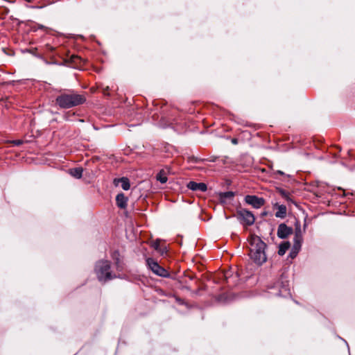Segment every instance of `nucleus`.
<instances>
[{
  "label": "nucleus",
  "mask_w": 355,
  "mask_h": 355,
  "mask_svg": "<svg viewBox=\"0 0 355 355\" xmlns=\"http://www.w3.org/2000/svg\"><path fill=\"white\" fill-rule=\"evenodd\" d=\"M249 255L250 259L258 265L266 262V255L265 252L266 244L257 236H251L249 239Z\"/></svg>",
  "instance_id": "1"
},
{
  "label": "nucleus",
  "mask_w": 355,
  "mask_h": 355,
  "mask_svg": "<svg viewBox=\"0 0 355 355\" xmlns=\"http://www.w3.org/2000/svg\"><path fill=\"white\" fill-rule=\"evenodd\" d=\"M55 101L61 108L68 109L84 103L86 98L83 95L69 93L58 96Z\"/></svg>",
  "instance_id": "2"
},
{
  "label": "nucleus",
  "mask_w": 355,
  "mask_h": 355,
  "mask_svg": "<svg viewBox=\"0 0 355 355\" xmlns=\"http://www.w3.org/2000/svg\"><path fill=\"white\" fill-rule=\"evenodd\" d=\"M96 273L99 281H107L116 276H112L110 272V263L107 260L97 262L95 268Z\"/></svg>",
  "instance_id": "3"
},
{
  "label": "nucleus",
  "mask_w": 355,
  "mask_h": 355,
  "mask_svg": "<svg viewBox=\"0 0 355 355\" xmlns=\"http://www.w3.org/2000/svg\"><path fill=\"white\" fill-rule=\"evenodd\" d=\"M146 263L148 268L156 275L160 277H168V272L163 267L160 266L157 261L152 258L146 259Z\"/></svg>",
  "instance_id": "4"
},
{
  "label": "nucleus",
  "mask_w": 355,
  "mask_h": 355,
  "mask_svg": "<svg viewBox=\"0 0 355 355\" xmlns=\"http://www.w3.org/2000/svg\"><path fill=\"white\" fill-rule=\"evenodd\" d=\"M245 202L255 209L261 207L265 204V200L257 196L248 195L245 197Z\"/></svg>",
  "instance_id": "5"
},
{
  "label": "nucleus",
  "mask_w": 355,
  "mask_h": 355,
  "mask_svg": "<svg viewBox=\"0 0 355 355\" xmlns=\"http://www.w3.org/2000/svg\"><path fill=\"white\" fill-rule=\"evenodd\" d=\"M239 218L247 225H252L255 220L254 214L245 209H242L238 211Z\"/></svg>",
  "instance_id": "6"
},
{
  "label": "nucleus",
  "mask_w": 355,
  "mask_h": 355,
  "mask_svg": "<svg viewBox=\"0 0 355 355\" xmlns=\"http://www.w3.org/2000/svg\"><path fill=\"white\" fill-rule=\"evenodd\" d=\"M187 188L194 191H202L205 192L207 190V186L203 182H196L191 181L187 184Z\"/></svg>",
  "instance_id": "7"
},
{
  "label": "nucleus",
  "mask_w": 355,
  "mask_h": 355,
  "mask_svg": "<svg viewBox=\"0 0 355 355\" xmlns=\"http://www.w3.org/2000/svg\"><path fill=\"white\" fill-rule=\"evenodd\" d=\"M293 232L292 228L288 227L286 225L280 224L277 230V236L281 239H285L290 235Z\"/></svg>",
  "instance_id": "8"
},
{
  "label": "nucleus",
  "mask_w": 355,
  "mask_h": 355,
  "mask_svg": "<svg viewBox=\"0 0 355 355\" xmlns=\"http://www.w3.org/2000/svg\"><path fill=\"white\" fill-rule=\"evenodd\" d=\"M113 183L116 187L121 185L125 191L130 189V181L127 178H115Z\"/></svg>",
  "instance_id": "9"
},
{
  "label": "nucleus",
  "mask_w": 355,
  "mask_h": 355,
  "mask_svg": "<svg viewBox=\"0 0 355 355\" xmlns=\"http://www.w3.org/2000/svg\"><path fill=\"white\" fill-rule=\"evenodd\" d=\"M128 198L123 193H119L116 197V202L119 207L124 209L127 206Z\"/></svg>",
  "instance_id": "10"
},
{
  "label": "nucleus",
  "mask_w": 355,
  "mask_h": 355,
  "mask_svg": "<svg viewBox=\"0 0 355 355\" xmlns=\"http://www.w3.org/2000/svg\"><path fill=\"white\" fill-rule=\"evenodd\" d=\"M278 210L275 213V216L277 217V218H283L286 216V207L285 205H278V207H277Z\"/></svg>",
  "instance_id": "11"
},
{
  "label": "nucleus",
  "mask_w": 355,
  "mask_h": 355,
  "mask_svg": "<svg viewBox=\"0 0 355 355\" xmlns=\"http://www.w3.org/2000/svg\"><path fill=\"white\" fill-rule=\"evenodd\" d=\"M290 248V243L288 242H284L279 245V250L278 254L280 256H283L286 252Z\"/></svg>",
  "instance_id": "12"
},
{
  "label": "nucleus",
  "mask_w": 355,
  "mask_h": 355,
  "mask_svg": "<svg viewBox=\"0 0 355 355\" xmlns=\"http://www.w3.org/2000/svg\"><path fill=\"white\" fill-rule=\"evenodd\" d=\"M70 174L76 178H80L83 175V169L81 168H71Z\"/></svg>",
  "instance_id": "13"
},
{
  "label": "nucleus",
  "mask_w": 355,
  "mask_h": 355,
  "mask_svg": "<svg viewBox=\"0 0 355 355\" xmlns=\"http://www.w3.org/2000/svg\"><path fill=\"white\" fill-rule=\"evenodd\" d=\"M157 180L162 184L167 182L168 179L164 171H159V173L157 175Z\"/></svg>",
  "instance_id": "14"
},
{
  "label": "nucleus",
  "mask_w": 355,
  "mask_h": 355,
  "mask_svg": "<svg viewBox=\"0 0 355 355\" xmlns=\"http://www.w3.org/2000/svg\"><path fill=\"white\" fill-rule=\"evenodd\" d=\"M279 192L283 198H284L286 200H289L290 198L289 193L288 192L282 189H281Z\"/></svg>",
  "instance_id": "15"
},
{
  "label": "nucleus",
  "mask_w": 355,
  "mask_h": 355,
  "mask_svg": "<svg viewBox=\"0 0 355 355\" xmlns=\"http://www.w3.org/2000/svg\"><path fill=\"white\" fill-rule=\"evenodd\" d=\"M10 143L12 144L14 146H20L24 143L23 140L17 139V140H12L10 141Z\"/></svg>",
  "instance_id": "16"
},
{
  "label": "nucleus",
  "mask_w": 355,
  "mask_h": 355,
  "mask_svg": "<svg viewBox=\"0 0 355 355\" xmlns=\"http://www.w3.org/2000/svg\"><path fill=\"white\" fill-rule=\"evenodd\" d=\"M300 249V243L299 242L296 241L293 245V250H295V251L299 252Z\"/></svg>",
  "instance_id": "17"
},
{
  "label": "nucleus",
  "mask_w": 355,
  "mask_h": 355,
  "mask_svg": "<svg viewBox=\"0 0 355 355\" xmlns=\"http://www.w3.org/2000/svg\"><path fill=\"white\" fill-rule=\"evenodd\" d=\"M298 253L297 251H295V250L292 249V251L290 253V257L293 259L296 257L297 254Z\"/></svg>",
  "instance_id": "18"
},
{
  "label": "nucleus",
  "mask_w": 355,
  "mask_h": 355,
  "mask_svg": "<svg viewBox=\"0 0 355 355\" xmlns=\"http://www.w3.org/2000/svg\"><path fill=\"white\" fill-rule=\"evenodd\" d=\"M153 247L155 248V250H159V242L156 241L155 243H154Z\"/></svg>",
  "instance_id": "19"
},
{
  "label": "nucleus",
  "mask_w": 355,
  "mask_h": 355,
  "mask_svg": "<svg viewBox=\"0 0 355 355\" xmlns=\"http://www.w3.org/2000/svg\"><path fill=\"white\" fill-rule=\"evenodd\" d=\"M116 267H117L118 269L121 270V266L119 264V259L117 258H116Z\"/></svg>",
  "instance_id": "20"
},
{
  "label": "nucleus",
  "mask_w": 355,
  "mask_h": 355,
  "mask_svg": "<svg viewBox=\"0 0 355 355\" xmlns=\"http://www.w3.org/2000/svg\"><path fill=\"white\" fill-rule=\"evenodd\" d=\"M225 196L227 197H232L234 196L233 193L232 192H227L225 193Z\"/></svg>",
  "instance_id": "21"
},
{
  "label": "nucleus",
  "mask_w": 355,
  "mask_h": 355,
  "mask_svg": "<svg viewBox=\"0 0 355 355\" xmlns=\"http://www.w3.org/2000/svg\"><path fill=\"white\" fill-rule=\"evenodd\" d=\"M71 59H72V60H73V62H76V59H80V58H79L78 56H77V55H76V56H73H73L71 57Z\"/></svg>",
  "instance_id": "22"
},
{
  "label": "nucleus",
  "mask_w": 355,
  "mask_h": 355,
  "mask_svg": "<svg viewBox=\"0 0 355 355\" xmlns=\"http://www.w3.org/2000/svg\"><path fill=\"white\" fill-rule=\"evenodd\" d=\"M116 255H119L118 252H114V254H113V256H112V257H113L114 259H115V257H116Z\"/></svg>",
  "instance_id": "23"
},
{
  "label": "nucleus",
  "mask_w": 355,
  "mask_h": 355,
  "mask_svg": "<svg viewBox=\"0 0 355 355\" xmlns=\"http://www.w3.org/2000/svg\"><path fill=\"white\" fill-rule=\"evenodd\" d=\"M277 173L280 174V175H284V173L282 171H277Z\"/></svg>",
  "instance_id": "24"
},
{
  "label": "nucleus",
  "mask_w": 355,
  "mask_h": 355,
  "mask_svg": "<svg viewBox=\"0 0 355 355\" xmlns=\"http://www.w3.org/2000/svg\"><path fill=\"white\" fill-rule=\"evenodd\" d=\"M232 142H233L234 144H236V143H237L236 139H233V140H232Z\"/></svg>",
  "instance_id": "25"
},
{
  "label": "nucleus",
  "mask_w": 355,
  "mask_h": 355,
  "mask_svg": "<svg viewBox=\"0 0 355 355\" xmlns=\"http://www.w3.org/2000/svg\"><path fill=\"white\" fill-rule=\"evenodd\" d=\"M44 28V26H40V28Z\"/></svg>",
  "instance_id": "26"
},
{
  "label": "nucleus",
  "mask_w": 355,
  "mask_h": 355,
  "mask_svg": "<svg viewBox=\"0 0 355 355\" xmlns=\"http://www.w3.org/2000/svg\"><path fill=\"white\" fill-rule=\"evenodd\" d=\"M27 1H30V0H26Z\"/></svg>",
  "instance_id": "27"
}]
</instances>
